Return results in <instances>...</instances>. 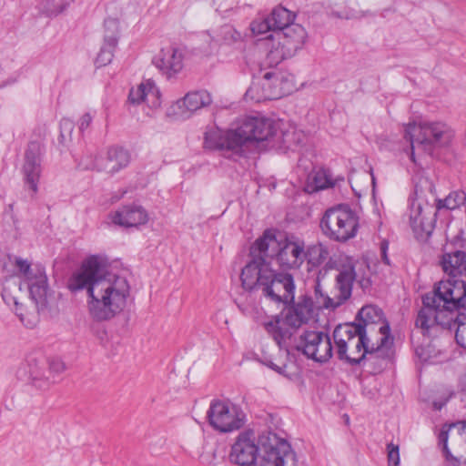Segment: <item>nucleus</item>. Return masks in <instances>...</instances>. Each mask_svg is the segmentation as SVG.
I'll use <instances>...</instances> for the list:
<instances>
[{"instance_id":"obj_1","label":"nucleus","mask_w":466,"mask_h":466,"mask_svg":"<svg viewBox=\"0 0 466 466\" xmlns=\"http://www.w3.org/2000/svg\"><path fill=\"white\" fill-rule=\"evenodd\" d=\"M253 258L242 268L241 285L247 291H260L274 303H289L295 299L291 274L277 272L267 261L274 258L282 270L299 269L306 260L305 241L294 234L278 240L271 229L264 231L251 248Z\"/></svg>"},{"instance_id":"obj_2","label":"nucleus","mask_w":466,"mask_h":466,"mask_svg":"<svg viewBox=\"0 0 466 466\" xmlns=\"http://www.w3.org/2000/svg\"><path fill=\"white\" fill-rule=\"evenodd\" d=\"M67 288L72 292L86 290L89 313L98 321L111 319L120 313L129 295L126 278L106 272L97 256L82 262L79 269L68 279Z\"/></svg>"},{"instance_id":"obj_3","label":"nucleus","mask_w":466,"mask_h":466,"mask_svg":"<svg viewBox=\"0 0 466 466\" xmlns=\"http://www.w3.org/2000/svg\"><path fill=\"white\" fill-rule=\"evenodd\" d=\"M275 134L273 122L268 118L249 116L236 129L226 132L218 127L208 128L204 134V147L222 150L228 157L246 155L254 142L268 140Z\"/></svg>"},{"instance_id":"obj_4","label":"nucleus","mask_w":466,"mask_h":466,"mask_svg":"<svg viewBox=\"0 0 466 466\" xmlns=\"http://www.w3.org/2000/svg\"><path fill=\"white\" fill-rule=\"evenodd\" d=\"M440 264L448 279L435 283L432 291L424 294L421 301L427 305L441 301L452 307L466 305V252H446Z\"/></svg>"},{"instance_id":"obj_5","label":"nucleus","mask_w":466,"mask_h":466,"mask_svg":"<svg viewBox=\"0 0 466 466\" xmlns=\"http://www.w3.org/2000/svg\"><path fill=\"white\" fill-rule=\"evenodd\" d=\"M461 309H466V305L452 307L444 301L430 305L422 302L415 319V327L427 337H435L442 330L455 329L456 342L466 349V314Z\"/></svg>"},{"instance_id":"obj_6","label":"nucleus","mask_w":466,"mask_h":466,"mask_svg":"<svg viewBox=\"0 0 466 466\" xmlns=\"http://www.w3.org/2000/svg\"><path fill=\"white\" fill-rule=\"evenodd\" d=\"M335 353L339 360L358 365L366 355H384V350L378 343L370 344V338L364 335L353 324H340L333 330Z\"/></svg>"},{"instance_id":"obj_7","label":"nucleus","mask_w":466,"mask_h":466,"mask_svg":"<svg viewBox=\"0 0 466 466\" xmlns=\"http://www.w3.org/2000/svg\"><path fill=\"white\" fill-rule=\"evenodd\" d=\"M433 184L427 178L420 179L415 186L414 198L410 204V224L418 239H427L437 221V198Z\"/></svg>"},{"instance_id":"obj_8","label":"nucleus","mask_w":466,"mask_h":466,"mask_svg":"<svg viewBox=\"0 0 466 466\" xmlns=\"http://www.w3.org/2000/svg\"><path fill=\"white\" fill-rule=\"evenodd\" d=\"M404 137L410 143V158L416 163L415 150L432 155L435 149L449 147L454 137L453 129L444 122L410 123Z\"/></svg>"},{"instance_id":"obj_9","label":"nucleus","mask_w":466,"mask_h":466,"mask_svg":"<svg viewBox=\"0 0 466 466\" xmlns=\"http://www.w3.org/2000/svg\"><path fill=\"white\" fill-rule=\"evenodd\" d=\"M290 307L284 317L276 316L264 324L265 329L276 341L279 348L291 344V339L299 328L307 323L313 315L314 305L310 297L301 296L297 303L291 301ZM285 305L290 304L284 303Z\"/></svg>"},{"instance_id":"obj_10","label":"nucleus","mask_w":466,"mask_h":466,"mask_svg":"<svg viewBox=\"0 0 466 466\" xmlns=\"http://www.w3.org/2000/svg\"><path fill=\"white\" fill-rule=\"evenodd\" d=\"M306 38L307 32L299 24H291L283 30L276 31V35L266 36L271 44L266 56L267 65L273 67L282 60L294 56L303 46Z\"/></svg>"},{"instance_id":"obj_11","label":"nucleus","mask_w":466,"mask_h":466,"mask_svg":"<svg viewBox=\"0 0 466 466\" xmlns=\"http://www.w3.org/2000/svg\"><path fill=\"white\" fill-rule=\"evenodd\" d=\"M320 228L330 239L344 242L356 236L359 217L348 205H339L325 212Z\"/></svg>"},{"instance_id":"obj_12","label":"nucleus","mask_w":466,"mask_h":466,"mask_svg":"<svg viewBox=\"0 0 466 466\" xmlns=\"http://www.w3.org/2000/svg\"><path fill=\"white\" fill-rule=\"evenodd\" d=\"M333 297L324 296L320 283L315 284V294L320 296L322 305L326 309H335L344 304L352 294L353 283L357 278L356 265L351 260H347L337 266Z\"/></svg>"},{"instance_id":"obj_13","label":"nucleus","mask_w":466,"mask_h":466,"mask_svg":"<svg viewBox=\"0 0 466 466\" xmlns=\"http://www.w3.org/2000/svg\"><path fill=\"white\" fill-rule=\"evenodd\" d=\"M356 320L358 322L352 324L367 337L378 330L380 338L377 343L384 350H390L393 338L390 335V324L380 307L372 304L363 306L358 312Z\"/></svg>"},{"instance_id":"obj_14","label":"nucleus","mask_w":466,"mask_h":466,"mask_svg":"<svg viewBox=\"0 0 466 466\" xmlns=\"http://www.w3.org/2000/svg\"><path fill=\"white\" fill-rule=\"evenodd\" d=\"M293 347L307 358L317 362H326L333 353V346L328 333L319 330H305L299 339H291V344L282 349Z\"/></svg>"},{"instance_id":"obj_15","label":"nucleus","mask_w":466,"mask_h":466,"mask_svg":"<svg viewBox=\"0 0 466 466\" xmlns=\"http://www.w3.org/2000/svg\"><path fill=\"white\" fill-rule=\"evenodd\" d=\"M258 460L261 466H297V456L291 445L272 432L261 437Z\"/></svg>"},{"instance_id":"obj_16","label":"nucleus","mask_w":466,"mask_h":466,"mask_svg":"<svg viewBox=\"0 0 466 466\" xmlns=\"http://www.w3.org/2000/svg\"><path fill=\"white\" fill-rule=\"evenodd\" d=\"M245 418L240 407L220 400H212L208 410L209 424L220 432L239 430L245 423Z\"/></svg>"},{"instance_id":"obj_17","label":"nucleus","mask_w":466,"mask_h":466,"mask_svg":"<svg viewBox=\"0 0 466 466\" xmlns=\"http://www.w3.org/2000/svg\"><path fill=\"white\" fill-rule=\"evenodd\" d=\"M211 103L212 97L206 90L188 92L167 109V115L176 120H187L198 110L208 106Z\"/></svg>"},{"instance_id":"obj_18","label":"nucleus","mask_w":466,"mask_h":466,"mask_svg":"<svg viewBox=\"0 0 466 466\" xmlns=\"http://www.w3.org/2000/svg\"><path fill=\"white\" fill-rule=\"evenodd\" d=\"M251 432H242L238 435L229 453V459L232 462L241 466H248L258 461V448L251 440Z\"/></svg>"},{"instance_id":"obj_19","label":"nucleus","mask_w":466,"mask_h":466,"mask_svg":"<svg viewBox=\"0 0 466 466\" xmlns=\"http://www.w3.org/2000/svg\"><path fill=\"white\" fill-rule=\"evenodd\" d=\"M41 146L37 142H30L25 154L23 173L25 182L29 186L33 193L38 189V181L41 174Z\"/></svg>"},{"instance_id":"obj_20","label":"nucleus","mask_w":466,"mask_h":466,"mask_svg":"<svg viewBox=\"0 0 466 466\" xmlns=\"http://www.w3.org/2000/svg\"><path fill=\"white\" fill-rule=\"evenodd\" d=\"M130 162L129 152L120 147H109L106 157H97L94 162V168L108 174H116L127 167Z\"/></svg>"},{"instance_id":"obj_21","label":"nucleus","mask_w":466,"mask_h":466,"mask_svg":"<svg viewBox=\"0 0 466 466\" xmlns=\"http://www.w3.org/2000/svg\"><path fill=\"white\" fill-rule=\"evenodd\" d=\"M183 53L173 46L163 47L154 57L153 64L170 78L179 73L183 68Z\"/></svg>"},{"instance_id":"obj_22","label":"nucleus","mask_w":466,"mask_h":466,"mask_svg":"<svg viewBox=\"0 0 466 466\" xmlns=\"http://www.w3.org/2000/svg\"><path fill=\"white\" fill-rule=\"evenodd\" d=\"M112 222L125 228H137L148 221L147 210L140 205L129 204L119 208L111 214Z\"/></svg>"},{"instance_id":"obj_23","label":"nucleus","mask_w":466,"mask_h":466,"mask_svg":"<svg viewBox=\"0 0 466 466\" xmlns=\"http://www.w3.org/2000/svg\"><path fill=\"white\" fill-rule=\"evenodd\" d=\"M47 359L42 354H32L26 359L28 379L33 386L46 390L52 384L51 376L47 375Z\"/></svg>"},{"instance_id":"obj_24","label":"nucleus","mask_w":466,"mask_h":466,"mask_svg":"<svg viewBox=\"0 0 466 466\" xmlns=\"http://www.w3.org/2000/svg\"><path fill=\"white\" fill-rule=\"evenodd\" d=\"M262 83V94L255 96L254 93L257 89V85L254 83L246 92L245 96L250 97L257 102H259L261 99H276L279 97L280 92L276 91V86L279 81V75L275 70H270L265 72L261 76Z\"/></svg>"},{"instance_id":"obj_25","label":"nucleus","mask_w":466,"mask_h":466,"mask_svg":"<svg viewBox=\"0 0 466 466\" xmlns=\"http://www.w3.org/2000/svg\"><path fill=\"white\" fill-rule=\"evenodd\" d=\"M159 92L151 82L141 83L137 88H132L128 95V101L133 105L146 102L148 106L157 108L160 106L161 101Z\"/></svg>"},{"instance_id":"obj_26","label":"nucleus","mask_w":466,"mask_h":466,"mask_svg":"<svg viewBox=\"0 0 466 466\" xmlns=\"http://www.w3.org/2000/svg\"><path fill=\"white\" fill-rule=\"evenodd\" d=\"M30 297L36 304L37 309L46 307L48 291L47 277L43 268H37L35 277L26 281Z\"/></svg>"},{"instance_id":"obj_27","label":"nucleus","mask_w":466,"mask_h":466,"mask_svg":"<svg viewBox=\"0 0 466 466\" xmlns=\"http://www.w3.org/2000/svg\"><path fill=\"white\" fill-rule=\"evenodd\" d=\"M270 21V25L273 27V34L276 35V31L283 30L284 27L291 25L294 19V15L288 9L282 6L275 7L271 13L268 15Z\"/></svg>"},{"instance_id":"obj_28","label":"nucleus","mask_w":466,"mask_h":466,"mask_svg":"<svg viewBox=\"0 0 466 466\" xmlns=\"http://www.w3.org/2000/svg\"><path fill=\"white\" fill-rule=\"evenodd\" d=\"M309 187L312 191H319L328 187H331L335 185L331 178L329 170L325 168H319L313 170L309 176Z\"/></svg>"},{"instance_id":"obj_29","label":"nucleus","mask_w":466,"mask_h":466,"mask_svg":"<svg viewBox=\"0 0 466 466\" xmlns=\"http://www.w3.org/2000/svg\"><path fill=\"white\" fill-rule=\"evenodd\" d=\"M306 260L312 266H319L322 264L329 256L327 248L321 244L317 243L305 248Z\"/></svg>"},{"instance_id":"obj_30","label":"nucleus","mask_w":466,"mask_h":466,"mask_svg":"<svg viewBox=\"0 0 466 466\" xmlns=\"http://www.w3.org/2000/svg\"><path fill=\"white\" fill-rule=\"evenodd\" d=\"M74 0H41L38 3L39 10L48 16L57 15L67 8Z\"/></svg>"},{"instance_id":"obj_31","label":"nucleus","mask_w":466,"mask_h":466,"mask_svg":"<svg viewBox=\"0 0 466 466\" xmlns=\"http://www.w3.org/2000/svg\"><path fill=\"white\" fill-rule=\"evenodd\" d=\"M466 201V194L463 191L457 190L450 193L444 199H437V210L445 208L450 210L456 209Z\"/></svg>"},{"instance_id":"obj_32","label":"nucleus","mask_w":466,"mask_h":466,"mask_svg":"<svg viewBox=\"0 0 466 466\" xmlns=\"http://www.w3.org/2000/svg\"><path fill=\"white\" fill-rule=\"evenodd\" d=\"M104 42L110 46H116L119 36V22L116 18H106L104 22Z\"/></svg>"},{"instance_id":"obj_33","label":"nucleus","mask_w":466,"mask_h":466,"mask_svg":"<svg viewBox=\"0 0 466 466\" xmlns=\"http://www.w3.org/2000/svg\"><path fill=\"white\" fill-rule=\"evenodd\" d=\"M116 47V46H110L109 45L103 43L95 62L96 66L101 67L110 64L114 57V51Z\"/></svg>"},{"instance_id":"obj_34","label":"nucleus","mask_w":466,"mask_h":466,"mask_svg":"<svg viewBox=\"0 0 466 466\" xmlns=\"http://www.w3.org/2000/svg\"><path fill=\"white\" fill-rule=\"evenodd\" d=\"M269 18L268 16L254 20L251 25L250 28L253 34L255 35H264L268 32L273 33V27L272 25H270Z\"/></svg>"},{"instance_id":"obj_35","label":"nucleus","mask_w":466,"mask_h":466,"mask_svg":"<svg viewBox=\"0 0 466 466\" xmlns=\"http://www.w3.org/2000/svg\"><path fill=\"white\" fill-rule=\"evenodd\" d=\"M15 266L23 275L25 282L35 277L36 269L38 268H32L30 263L26 259H23L21 258H15Z\"/></svg>"},{"instance_id":"obj_36","label":"nucleus","mask_w":466,"mask_h":466,"mask_svg":"<svg viewBox=\"0 0 466 466\" xmlns=\"http://www.w3.org/2000/svg\"><path fill=\"white\" fill-rule=\"evenodd\" d=\"M47 375L51 376L52 383L55 382V377L63 372L66 369L64 362L58 358L47 359Z\"/></svg>"},{"instance_id":"obj_37","label":"nucleus","mask_w":466,"mask_h":466,"mask_svg":"<svg viewBox=\"0 0 466 466\" xmlns=\"http://www.w3.org/2000/svg\"><path fill=\"white\" fill-rule=\"evenodd\" d=\"M389 466H400V449L399 445L389 443L387 445Z\"/></svg>"},{"instance_id":"obj_38","label":"nucleus","mask_w":466,"mask_h":466,"mask_svg":"<svg viewBox=\"0 0 466 466\" xmlns=\"http://www.w3.org/2000/svg\"><path fill=\"white\" fill-rule=\"evenodd\" d=\"M223 35L228 44L238 42L241 38V34L228 25L223 27Z\"/></svg>"},{"instance_id":"obj_39","label":"nucleus","mask_w":466,"mask_h":466,"mask_svg":"<svg viewBox=\"0 0 466 466\" xmlns=\"http://www.w3.org/2000/svg\"><path fill=\"white\" fill-rule=\"evenodd\" d=\"M355 265H356V273L358 274L357 270H360L361 268H368L364 263H359L354 262L352 259H350ZM355 280H358L359 284L363 289H368L371 283L370 280L368 278L361 277L360 279H358V277Z\"/></svg>"},{"instance_id":"obj_40","label":"nucleus","mask_w":466,"mask_h":466,"mask_svg":"<svg viewBox=\"0 0 466 466\" xmlns=\"http://www.w3.org/2000/svg\"><path fill=\"white\" fill-rule=\"evenodd\" d=\"M450 431L449 429L447 431L442 429L439 434V442H440V444L442 445V450L445 452L447 458H449V456L451 455L450 451L448 449V431Z\"/></svg>"},{"instance_id":"obj_41","label":"nucleus","mask_w":466,"mask_h":466,"mask_svg":"<svg viewBox=\"0 0 466 466\" xmlns=\"http://www.w3.org/2000/svg\"><path fill=\"white\" fill-rule=\"evenodd\" d=\"M93 116L90 113L84 114L79 120V129L81 132L85 131L91 124Z\"/></svg>"},{"instance_id":"obj_42","label":"nucleus","mask_w":466,"mask_h":466,"mask_svg":"<svg viewBox=\"0 0 466 466\" xmlns=\"http://www.w3.org/2000/svg\"><path fill=\"white\" fill-rule=\"evenodd\" d=\"M456 429L459 434H463L466 432V420H458L449 424V430Z\"/></svg>"},{"instance_id":"obj_43","label":"nucleus","mask_w":466,"mask_h":466,"mask_svg":"<svg viewBox=\"0 0 466 466\" xmlns=\"http://www.w3.org/2000/svg\"><path fill=\"white\" fill-rule=\"evenodd\" d=\"M388 248H389L388 241H386V240L381 241V243H380V257H381V260L386 265H390V261L388 254H387Z\"/></svg>"},{"instance_id":"obj_44","label":"nucleus","mask_w":466,"mask_h":466,"mask_svg":"<svg viewBox=\"0 0 466 466\" xmlns=\"http://www.w3.org/2000/svg\"><path fill=\"white\" fill-rule=\"evenodd\" d=\"M264 364L266 366H268L269 369H271L272 370L276 371L277 373L286 376V374H285V370L287 368L286 365L279 366L271 360H268V361L264 362Z\"/></svg>"},{"instance_id":"obj_45","label":"nucleus","mask_w":466,"mask_h":466,"mask_svg":"<svg viewBox=\"0 0 466 466\" xmlns=\"http://www.w3.org/2000/svg\"><path fill=\"white\" fill-rule=\"evenodd\" d=\"M329 270V268L326 266L319 268L316 277V282L321 284V281H323L328 276Z\"/></svg>"},{"instance_id":"obj_46","label":"nucleus","mask_w":466,"mask_h":466,"mask_svg":"<svg viewBox=\"0 0 466 466\" xmlns=\"http://www.w3.org/2000/svg\"><path fill=\"white\" fill-rule=\"evenodd\" d=\"M60 127L62 129H68L71 131L73 128V122L68 118H64L60 122Z\"/></svg>"},{"instance_id":"obj_47","label":"nucleus","mask_w":466,"mask_h":466,"mask_svg":"<svg viewBox=\"0 0 466 466\" xmlns=\"http://www.w3.org/2000/svg\"><path fill=\"white\" fill-rule=\"evenodd\" d=\"M433 407H434L435 410H440L442 408V404L441 403H438V402H434L433 403Z\"/></svg>"},{"instance_id":"obj_48","label":"nucleus","mask_w":466,"mask_h":466,"mask_svg":"<svg viewBox=\"0 0 466 466\" xmlns=\"http://www.w3.org/2000/svg\"><path fill=\"white\" fill-rule=\"evenodd\" d=\"M248 466H261V463H260V461L258 460V461L252 463L251 465H248Z\"/></svg>"},{"instance_id":"obj_49","label":"nucleus","mask_w":466,"mask_h":466,"mask_svg":"<svg viewBox=\"0 0 466 466\" xmlns=\"http://www.w3.org/2000/svg\"><path fill=\"white\" fill-rule=\"evenodd\" d=\"M16 314L20 317V319H22V314L17 313V312H16Z\"/></svg>"}]
</instances>
